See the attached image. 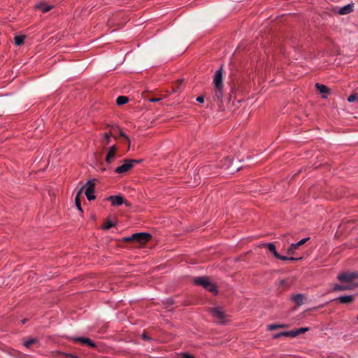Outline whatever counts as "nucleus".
I'll return each mask as SVG.
<instances>
[{
    "label": "nucleus",
    "mask_w": 358,
    "mask_h": 358,
    "mask_svg": "<svg viewBox=\"0 0 358 358\" xmlns=\"http://www.w3.org/2000/svg\"><path fill=\"white\" fill-rule=\"evenodd\" d=\"M277 258L279 259H281V260H292V261L301 259V257H287L285 256H281V255H280L279 253H278V257Z\"/></svg>",
    "instance_id": "5701e85b"
},
{
    "label": "nucleus",
    "mask_w": 358,
    "mask_h": 358,
    "mask_svg": "<svg viewBox=\"0 0 358 358\" xmlns=\"http://www.w3.org/2000/svg\"><path fill=\"white\" fill-rule=\"evenodd\" d=\"M308 239H310V238H305L301 239V241L298 243H291L287 249V253L288 255H294L296 249L301 247V245L305 244V243H306Z\"/></svg>",
    "instance_id": "6e6552de"
},
{
    "label": "nucleus",
    "mask_w": 358,
    "mask_h": 358,
    "mask_svg": "<svg viewBox=\"0 0 358 358\" xmlns=\"http://www.w3.org/2000/svg\"><path fill=\"white\" fill-rule=\"evenodd\" d=\"M353 289V286L346 285H335L333 287L334 291H344Z\"/></svg>",
    "instance_id": "dca6fc26"
},
{
    "label": "nucleus",
    "mask_w": 358,
    "mask_h": 358,
    "mask_svg": "<svg viewBox=\"0 0 358 358\" xmlns=\"http://www.w3.org/2000/svg\"><path fill=\"white\" fill-rule=\"evenodd\" d=\"M315 87H316V89L317 90H319V92L320 93H322L323 94H324V93H328V92H329V89H328L327 86H326L324 85L317 83L315 85Z\"/></svg>",
    "instance_id": "aec40b11"
},
{
    "label": "nucleus",
    "mask_w": 358,
    "mask_h": 358,
    "mask_svg": "<svg viewBox=\"0 0 358 358\" xmlns=\"http://www.w3.org/2000/svg\"><path fill=\"white\" fill-rule=\"evenodd\" d=\"M279 328V326H278V324H271V325H268V329L270 331H273V329H278Z\"/></svg>",
    "instance_id": "72a5a7b5"
},
{
    "label": "nucleus",
    "mask_w": 358,
    "mask_h": 358,
    "mask_svg": "<svg viewBox=\"0 0 358 358\" xmlns=\"http://www.w3.org/2000/svg\"><path fill=\"white\" fill-rule=\"evenodd\" d=\"M308 331H309V327H301L296 329V332H297V336H299V334H300L305 333Z\"/></svg>",
    "instance_id": "cd10ccee"
},
{
    "label": "nucleus",
    "mask_w": 358,
    "mask_h": 358,
    "mask_svg": "<svg viewBox=\"0 0 358 358\" xmlns=\"http://www.w3.org/2000/svg\"><path fill=\"white\" fill-rule=\"evenodd\" d=\"M263 247L268 248V251L272 252L275 258L278 257V253L277 252L275 246L273 243H264L263 244Z\"/></svg>",
    "instance_id": "f3484780"
},
{
    "label": "nucleus",
    "mask_w": 358,
    "mask_h": 358,
    "mask_svg": "<svg viewBox=\"0 0 358 358\" xmlns=\"http://www.w3.org/2000/svg\"><path fill=\"white\" fill-rule=\"evenodd\" d=\"M160 101V99H150V101L156 102Z\"/></svg>",
    "instance_id": "58836bf2"
},
{
    "label": "nucleus",
    "mask_w": 358,
    "mask_h": 358,
    "mask_svg": "<svg viewBox=\"0 0 358 358\" xmlns=\"http://www.w3.org/2000/svg\"><path fill=\"white\" fill-rule=\"evenodd\" d=\"M84 186H85V188H86L85 194H86L87 199L89 201L95 199L96 196L94 194V187H95L94 181L92 180H88L87 182Z\"/></svg>",
    "instance_id": "423d86ee"
},
{
    "label": "nucleus",
    "mask_w": 358,
    "mask_h": 358,
    "mask_svg": "<svg viewBox=\"0 0 358 358\" xmlns=\"http://www.w3.org/2000/svg\"><path fill=\"white\" fill-rule=\"evenodd\" d=\"M357 320H358V315H357Z\"/></svg>",
    "instance_id": "37998d69"
},
{
    "label": "nucleus",
    "mask_w": 358,
    "mask_h": 358,
    "mask_svg": "<svg viewBox=\"0 0 358 358\" xmlns=\"http://www.w3.org/2000/svg\"><path fill=\"white\" fill-rule=\"evenodd\" d=\"M287 336L288 337H296V336H297L296 330L288 331H287Z\"/></svg>",
    "instance_id": "7c9ffc66"
},
{
    "label": "nucleus",
    "mask_w": 358,
    "mask_h": 358,
    "mask_svg": "<svg viewBox=\"0 0 358 358\" xmlns=\"http://www.w3.org/2000/svg\"><path fill=\"white\" fill-rule=\"evenodd\" d=\"M60 354L64 358H79L77 356V355H74V354H71V353L61 352Z\"/></svg>",
    "instance_id": "393cba45"
},
{
    "label": "nucleus",
    "mask_w": 358,
    "mask_h": 358,
    "mask_svg": "<svg viewBox=\"0 0 358 358\" xmlns=\"http://www.w3.org/2000/svg\"><path fill=\"white\" fill-rule=\"evenodd\" d=\"M292 300L296 303V305H301L303 303L304 296L302 294H296L292 296Z\"/></svg>",
    "instance_id": "6ab92c4d"
},
{
    "label": "nucleus",
    "mask_w": 358,
    "mask_h": 358,
    "mask_svg": "<svg viewBox=\"0 0 358 358\" xmlns=\"http://www.w3.org/2000/svg\"><path fill=\"white\" fill-rule=\"evenodd\" d=\"M348 101L350 102H354L358 101V96L355 94H351L348 97Z\"/></svg>",
    "instance_id": "c756f323"
},
{
    "label": "nucleus",
    "mask_w": 358,
    "mask_h": 358,
    "mask_svg": "<svg viewBox=\"0 0 358 358\" xmlns=\"http://www.w3.org/2000/svg\"><path fill=\"white\" fill-rule=\"evenodd\" d=\"M336 300L343 303V304H350L355 300V296L353 295H344L338 296Z\"/></svg>",
    "instance_id": "ddd939ff"
},
{
    "label": "nucleus",
    "mask_w": 358,
    "mask_h": 358,
    "mask_svg": "<svg viewBox=\"0 0 358 358\" xmlns=\"http://www.w3.org/2000/svg\"><path fill=\"white\" fill-rule=\"evenodd\" d=\"M352 11H353V5L348 4L341 8H339L337 12L341 15H345V14L350 13Z\"/></svg>",
    "instance_id": "4468645a"
},
{
    "label": "nucleus",
    "mask_w": 358,
    "mask_h": 358,
    "mask_svg": "<svg viewBox=\"0 0 358 358\" xmlns=\"http://www.w3.org/2000/svg\"><path fill=\"white\" fill-rule=\"evenodd\" d=\"M117 150V148L115 145L109 148L108 152L107 153L105 159L106 164H110L113 163L114 159L115 158Z\"/></svg>",
    "instance_id": "9d476101"
},
{
    "label": "nucleus",
    "mask_w": 358,
    "mask_h": 358,
    "mask_svg": "<svg viewBox=\"0 0 358 358\" xmlns=\"http://www.w3.org/2000/svg\"><path fill=\"white\" fill-rule=\"evenodd\" d=\"M75 341L81 343L83 344H87L88 346L91 348H96L94 343H93L90 338H85V337H77L74 338Z\"/></svg>",
    "instance_id": "f8f14e48"
},
{
    "label": "nucleus",
    "mask_w": 358,
    "mask_h": 358,
    "mask_svg": "<svg viewBox=\"0 0 358 358\" xmlns=\"http://www.w3.org/2000/svg\"><path fill=\"white\" fill-rule=\"evenodd\" d=\"M224 95L223 87H218L214 88V96L213 99L215 101H221Z\"/></svg>",
    "instance_id": "9b49d317"
},
{
    "label": "nucleus",
    "mask_w": 358,
    "mask_h": 358,
    "mask_svg": "<svg viewBox=\"0 0 358 358\" xmlns=\"http://www.w3.org/2000/svg\"><path fill=\"white\" fill-rule=\"evenodd\" d=\"M279 328H283V327H287V326L285 325V324H279Z\"/></svg>",
    "instance_id": "a19ab883"
},
{
    "label": "nucleus",
    "mask_w": 358,
    "mask_h": 358,
    "mask_svg": "<svg viewBox=\"0 0 358 358\" xmlns=\"http://www.w3.org/2000/svg\"><path fill=\"white\" fill-rule=\"evenodd\" d=\"M182 80H177V85H176V86H173V91H175V92H176V91H178V89H179V86H180V85H182Z\"/></svg>",
    "instance_id": "473e14b6"
},
{
    "label": "nucleus",
    "mask_w": 358,
    "mask_h": 358,
    "mask_svg": "<svg viewBox=\"0 0 358 358\" xmlns=\"http://www.w3.org/2000/svg\"><path fill=\"white\" fill-rule=\"evenodd\" d=\"M152 236L150 233L139 232L132 234L131 236L124 237L123 242L131 243L137 245H143L150 241Z\"/></svg>",
    "instance_id": "f257e3e1"
},
{
    "label": "nucleus",
    "mask_w": 358,
    "mask_h": 358,
    "mask_svg": "<svg viewBox=\"0 0 358 358\" xmlns=\"http://www.w3.org/2000/svg\"><path fill=\"white\" fill-rule=\"evenodd\" d=\"M210 312L219 323H224L226 322V315L221 307L210 308Z\"/></svg>",
    "instance_id": "39448f33"
},
{
    "label": "nucleus",
    "mask_w": 358,
    "mask_h": 358,
    "mask_svg": "<svg viewBox=\"0 0 358 358\" xmlns=\"http://www.w3.org/2000/svg\"><path fill=\"white\" fill-rule=\"evenodd\" d=\"M110 134L108 133H105L104 134V141L106 142V144H108L109 142H110Z\"/></svg>",
    "instance_id": "2f4dec72"
},
{
    "label": "nucleus",
    "mask_w": 358,
    "mask_h": 358,
    "mask_svg": "<svg viewBox=\"0 0 358 358\" xmlns=\"http://www.w3.org/2000/svg\"><path fill=\"white\" fill-rule=\"evenodd\" d=\"M196 101L201 103V102H203L204 101V99L203 96H197L196 97Z\"/></svg>",
    "instance_id": "e433bc0d"
},
{
    "label": "nucleus",
    "mask_w": 358,
    "mask_h": 358,
    "mask_svg": "<svg viewBox=\"0 0 358 358\" xmlns=\"http://www.w3.org/2000/svg\"><path fill=\"white\" fill-rule=\"evenodd\" d=\"M24 38L25 37L24 36H16L14 38L15 44L17 45H22L24 43Z\"/></svg>",
    "instance_id": "4be33fe9"
},
{
    "label": "nucleus",
    "mask_w": 358,
    "mask_h": 358,
    "mask_svg": "<svg viewBox=\"0 0 358 358\" xmlns=\"http://www.w3.org/2000/svg\"><path fill=\"white\" fill-rule=\"evenodd\" d=\"M214 87H223V69L215 71L213 80Z\"/></svg>",
    "instance_id": "0eeeda50"
},
{
    "label": "nucleus",
    "mask_w": 358,
    "mask_h": 358,
    "mask_svg": "<svg viewBox=\"0 0 358 358\" xmlns=\"http://www.w3.org/2000/svg\"><path fill=\"white\" fill-rule=\"evenodd\" d=\"M280 336H287V331H283L282 333L278 334V335L275 336V338H278Z\"/></svg>",
    "instance_id": "f704fd0d"
},
{
    "label": "nucleus",
    "mask_w": 358,
    "mask_h": 358,
    "mask_svg": "<svg viewBox=\"0 0 358 358\" xmlns=\"http://www.w3.org/2000/svg\"><path fill=\"white\" fill-rule=\"evenodd\" d=\"M84 189H85V186H83V187L80 190L78 191L76 198H75L76 205L77 208H78V210L80 211H83V209L81 207V202H80V197L83 194Z\"/></svg>",
    "instance_id": "2eb2a0df"
},
{
    "label": "nucleus",
    "mask_w": 358,
    "mask_h": 358,
    "mask_svg": "<svg viewBox=\"0 0 358 358\" xmlns=\"http://www.w3.org/2000/svg\"><path fill=\"white\" fill-rule=\"evenodd\" d=\"M119 135H120V137L124 138V140L128 143V147L129 148L130 147V141H129V137L127 136V134L125 133H124L123 131H120L119 132Z\"/></svg>",
    "instance_id": "a878e982"
},
{
    "label": "nucleus",
    "mask_w": 358,
    "mask_h": 358,
    "mask_svg": "<svg viewBox=\"0 0 358 358\" xmlns=\"http://www.w3.org/2000/svg\"><path fill=\"white\" fill-rule=\"evenodd\" d=\"M141 160L138 159H124L123 164L120 165L119 167H117L115 172L117 173H127L129 170L132 169L134 166V164L139 163Z\"/></svg>",
    "instance_id": "20e7f679"
},
{
    "label": "nucleus",
    "mask_w": 358,
    "mask_h": 358,
    "mask_svg": "<svg viewBox=\"0 0 358 358\" xmlns=\"http://www.w3.org/2000/svg\"><path fill=\"white\" fill-rule=\"evenodd\" d=\"M167 302H168L169 305H173V300H172V299H168Z\"/></svg>",
    "instance_id": "ea45409f"
},
{
    "label": "nucleus",
    "mask_w": 358,
    "mask_h": 358,
    "mask_svg": "<svg viewBox=\"0 0 358 358\" xmlns=\"http://www.w3.org/2000/svg\"><path fill=\"white\" fill-rule=\"evenodd\" d=\"M112 227H114V224L110 221H106V222H105V224H104L103 228L105 230H108V229H110Z\"/></svg>",
    "instance_id": "bb28decb"
},
{
    "label": "nucleus",
    "mask_w": 358,
    "mask_h": 358,
    "mask_svg": "<svg viewBox=\"0 0 358 358\" xmlns=\"http://www.w3.org/2000/svg\"><path fill=\"white\" fill-rule=\"evenodd\" d=\"M141 337L145 341H152V338H150V336H148V334H147L146 331H143L141 334Z\"/></svg>",
    "instance_id": "c85d7f7f"
},
{
    "label": "nucleus",
    "mask_w": 358,
    "mask_h": 358,
    "mask_svg": "<svg viewBox=\"0 0 358 358\" xmlns=\"http://www.w3.org/2000/svg\"><path fill=\"white\" fill-rule=\"evenodd\" d=\"M128 101L127 96H119L117 99H116L117 104L119 106H122L124 104H126Z\"/></svg>",
    "instance_id": "412c9836"
},
{
    "label": "nucleus",
    "mask_w": 358,
    "mask_h": 358,
    "mask_svg": "<svg viewBox=\"0 0 358 358\" xmlns=\"http://www.w3.org/2000/svg\"><path fill=\"white\" fill-rule=\"evenodd\" d=\"M37 341L36 338H30L29 340H28L27 341L24 342V345L26 348H31L32 344L36 343Z\"/></svg>",
    "instance_id": "b1692460"
},
{
    "label": "nucleus",
    "mask_w": 358,
    "mask_h": 358,
    "mask_svg": "<svg viewBox=\"0 0 358 358\" xmlns=\"http://www.w3.org/2000/svg\"><path fill=\"white\" fill-rule=\"evenodd\" d=\"M26 322V320H24L22 321V323H24Z\"/></svg>",
    "instance_id": "79ce46f5"
},
{
    "label": "nucleus",
    "mask_w": 358,
    "mask_h": 358,
    "mask_svg": "<svg viewBox=\"0 0 358 358\" xmlns=\"http://www.w3.org/2000/svg\"><path fill=\"white\" fill-rule=\"evenodd\" d=\"M337 279L341 282H345L346 285L358 287V283L355 282V280L358 279V273L357 272H343L337 275Z\"/></svg>",
    "instance_id": "f03ea898"
},
{
    "label": "nucleus",
    "mask_w": 358,
    "mask_h": 358,
    "mask_svg": "<svg viewBox=\"0 0 358 358\" xmlns=\"http://www.w3.org/2000/svg\"><path fill=\"white\" fill-rule=\"evenodd\" d=\"M182 357H183V358H195L193 356H192V355H189V354H183Z\"/></svg>",
    "instance_id": "4c0bfd02"
},
{
    "label": "nucleus",
    "mask_w": 358,
    "mask_h": 358,
    "mask_svg": "<svg viewBox=\"0 0 358 358\" xmlns=\"http://www.w3.org/2000/svg\"><path fill=\"white\" fill-rule=\"evenodd\" d=\"M108 200L111 202L112 206H120L122 205V203H124L127 206H129V203H128L127 201H124L122 196L121 195L110 196L108 197Z\"/></svg>",
    "instance_id": "1a4fd4ad"
},
{
    "label": "nucleus",
    "mask_w": 358,
    "mask_h": 358,
    "mask_svg": "<svg viewBox=\"0 0 358 358\" xmlns=\"http://www.w3.org/2000/svg\"><path fill=\"white\" fill-rule=\"evenodd\" d=\"M196 285L203 286L206 289L210 291L211 293L216 294L217 290L214 284L210 281L208 277H199L194 279Z\"/></svg>",
    "instance_id": "7ed1b4c3"
},
{
    "label": "nucleus",
    "mask_w": 358,
    "mask_h": 358,
    "mask_svg": "<svg viewBox=\"0 0 358 358\" xmlns=\"http://www.w3.org/2000/svg\"><path fill=\"white\" fill-rule=\"evenodd\" d=\"M286 284H287V281L284 279H282L279 281V285H280V286L285 285Z\"/></svg>",
    "instance_id": "c9c22d12"
},
{
    "label": "nucleus",
    "mask_w": 358,
    "mask_h": 358,
    "mask_svg": "<svg viewBox=\"0 0 358 358\" xmlns=\"http://www.w3.org/2000/svg\"><path fill=\"white\" fill-rule=\"evenodd\" d=\"M36 8L41 9V11L43 13H47V12L51 10V9H52L51 6H48L46 4V3H43V2L38 3L36 6Z\"/></svg>",
    "instance_id": "a211bd4d"
}]
</instances>
